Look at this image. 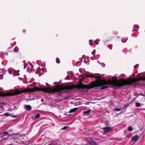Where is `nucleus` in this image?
<instances>
[{"label":"nucleus","instance_id":"nucleus-1","mask_svg":"<svg viewBox=\"0 0 145 145\" xmlns=\"http://www.w3.org/2000/svg\"><path fill=\"white\" fill-rule=\"evenodd\" d=\"M79 84L75 85L72 84L71 86H64L59 84L56 86L55 88L53 89L51 88H39L38 87L33 88L35 91H41L43 92L47 93L51 92H57V94L58 96H60L63 90L64 89L70 90L76 88L77 89H90L93 88L91 86V85H84L82 83V81L80 80L79 82Z\"/></svg>","mask_w":145,"mask_h":145},{"label":"nucleus","instance_id":"nucleus-2","mask_svg":"<svg viewBox=\"0 0 145 145\" xmlns=\"http://www.w3.org/2000/svg\"><path fill=\"white\" fill-rule=\"evenodd\" d=\"M97 75H96L95 78L97 79L96 82H93L91 83V86H93V88L107 84H112L119 88V80L113 81L109 79L106 81L105 79H101V76H98Z\"/></svg>","mask_w":145,"mask_h":145},{"label":"nucleus","instance_id":"nucleus-3","mask_svg":"<svg viewBox=\"0 0 145 145\" xmlns=\"http://www.w3.org/2000/svg\"><path fill=\"white\" fill-rule=\"evenodd\" d=\"M33 88L32 89L27 88L25 89L20 90L19 89H16L13 90V93L11 92H7L6 93H1L0 96H14L18 95L23 93L30 92L32 93L35 91Z\"/></svg>","mask_w":145,"mask_h":145},{"label":"nucleus","instance_id":"nucleus-4","mask_svg":"<svg viewBox=\"0 0 145 145\" xmlns=\"http://www.w3.org/2000/svg\"><path fill=\"white\" fill-rule=\"evenodd\" d=\"M141 80L140 78H138L136 79L132 78L130 80L124 79L122 78H120L119 80V88L122 87L127 84L136 86L138 85V84L136 83V82Z\"/></svg>","mask_w":145,"mask_h":145},{"label":"nucleus","instance_id":"nucleus-5","mask_svg":"<svg viewBox=\"0 0 145 145\" xmlns=\"http://www.w3.org/2000/svg\"><path fill=\"white\" fill-rule=\"evenodd\" d=\"M104 132L106 133H108L112 130V128L110 127L106 126L103 128Z\"/></svg>","mask_w":145,"mask_h":145},{"label":"nucleus","instance_id":"nucleus-6","mask_svg":"<svg viewBox=\"0 0 145 145\" xmlns=\"http://www.w3.org/2000/svg\"><path fill=\"white\" fill-rule=\"evenodd\" d=\"M138 136L137 135H135L133 137L131 138L132 141L134 142H137L138 140Z\"/></svg>","mask_w":145,"mask_h":145},{"label":"nucleus","instance_id":"nucleus-7","mask_svg":"<svg viewBox=\"0 0 145 145\" xmlns=\"http://www.w3.org/2000/svg\"><path fill=\"white\" fill-rule=\"evenodd\" d=\"M91 110L89 109L88 110L84 111L83 113V115L84 116L88 115L91 112Z\"/></svg>","mask_w":145,"mask_h":145},{"label":"nucleus","instance_id":"nucleus-8","mask_svg":"<svg viewBox=\"0 0 145 145\" xmlns=\"http://www.w3.org/2000/svg\"><path fill=\"white\" fill-rule=\"evenodd\" d=\"M24 108L25 109H26L28 111H30L31 109V106L29 105H24Z\"/></svg>","mask_w":145,"mask_h":145},{"label":"nucleus","instance_id":"nucleus-9","mask_svg":"<svg viewBox=\"0 0 145 145\" xmlns=\"http://www.w3.org/2000/svg\"><path fill=\"white\" fill-rule=\"evenodd\" d=\"M89 144L90 145H97L96 142L94 140H92L89 142Z\"/></svg>","mask_w":145,"mask_h":145},{"label":"nucleus","instance_id":"nucleus-10","mask_svg":"<svg viewBox=\"0 0 145 145\" xmlns=\"http://www.w3.org/2000/svg\"><path fill=\"white\" fill-rule=\"evenodd\" d=\"M8 134V132L7 131L0 132V134L3 135V136H5V135H7Z\"/></svg>","mask_w":145,"mask_h":145},{"label":"nucleus","instance_id":"nucleus-11","mask_svg":"<svg viewBox=\"0 0 145 145\" xmlns=\"http://www.w3.org/2000/svg\"><path fill=\"white\" fill-rule=\"evenodd\" d=\"M78 108H73L72 109H71V110H70L69 112V113L74 112H75L76 111L78 110Z\"/></svg>","mask_w":145,"mask_h":145},{"label":"nucleus","instance_id":"nucleus-12","mask_svg":"<svg viewBox=\"0 0 145 145\" xmlns=\"http://www.w3.org/2000/svg\"><path fill=\"white\" fill-rule=\"evenodd\" d=\"M108 88V86H104L102 87L101 88H100V89L101 90H103L105 89H106L107 88Z\"/></svg>","mask_w":145,"mask_h":145},{"label":"nucleus","instance_id":"nucleus-13","mask_svg":"<svg viewBox=\"0 0 145 145\" xmlns=\"http://www.w3.org/2000/svg\"><path fill=\"white\" fill-rule=\"evenodd\" d=\"M128 130L129 131H133V128L131 126H129L128 127Z\"/></svg>","mask_w":145,"mask_h":145},{"label":"nucleus","instance_id":"nucleus-14","mask_svg":"<svg viewBox=\"0 0 145 145\" xmlns=\"http://www.w3.org/2000/svg\"><path fill=\"white\" fill-rule=\"evenodd\" d=\"M40 117V114L38 113L35 116L34 118L35 119L38 118Z\"/></svg>","mask_w":145,"mask_h":145},{"label":"nucleus","instance_id":"nucleus-15","mask_svg":"<svg viewBox=\"0 0 145 145\" xmlns=\"http://www.w3.org/2000/svg\"><path fill=\"white\" fill-rule=\"evenodd\" d=\"M87 77H91L93 78H95V77H96V75H95V76H94L92 74H89V75L88 76H87Z\"/></svg>","mask_w":145,"mask_h":145},{"label":"nucleus","instance_id":"nucleus-16","mask_svg":"<svg viewBox=\"0 0 145 145\" xmlns=\"http://www.w3.org/2000/svg\"><path fill=\"white\" fill-rule=\"evenodd\" d=\"M56 62L57 63H60V60L59 59L58 57H57L56 58Z\"/></svg>","mask_w":145,"mask_h":145},{"label":"nucleus","instance_id":"nucleus-17","mask_svg":"<svg viewBox=\"0 0 145 145\" xmlns=\"http://www.w3.org/2000/svg\"><path fill=\"white\" fill-rule=\"evenodd\" d=\"M140 106V103H136L135 104V106L137 107H139Z\"/></svg>","mask_w":145,"mask_h":145},{"label":"nucleus","instance_id":"nucleus-18","mask_svg":"<svg viewBox=\"0 0 145 145\" xmlns=\"http://www.w3.org/2000/svg\"><path fill=\"white\" fill-rule=\"evenodd\" d=\"M116 111H119L121 110V109L117 108H115L114 109Z\"/></svg>","mask_w":145,"mask_h":145},{"label":"nucleus","instance_id":"nucleus-19","mask_svg":"<svg viewBox=\"0 0 145 145\" xmlns=\"http://www.w3.org/2000/svg\"><path fill=\"white\" fill-rule=\"evenodd\" d=\"M4 115L6 117L8 116H10V114L8 112L5 113L4 114Z\"/></svg>","mask_w":145,"mask_h":145},{"label":"nucleus","instance_id":"nucleus-20","mask_svg":"<svg viewBox=\"0 0 145 145\" xmlns=\"http://www.w3.org/2000/svg\"><path fill=\"white\" fill-rule=\"evenodd\" d=\"M69 127H68V126H65L62 129L65 130V129H67V128H68V129H69Z\"/></svg>","mask_w":145,"mask_h":145},{"label":"nucleus","instance_id":"nucleus-21","mask_svg":"<svg viewBox=\"0 0 145 145\" xmlns=\"http://www.w3.org/2000/svg\"><path fill=\"white\" fill-rule=\"evenodd\" d=\"M112 45L110 44L109 46H108V47L111 50L112 48Z\"/></svg>","mask_w":145,"mask_h":145},{"label":"nucleus","instance_id":"nucleus-22","mask_svg":"<svg viewBox=\"0 0 145 145\" xmlns=\"http://www.w3.org/2000/svg\"><path fill=\"white\" fill-rule=\"evenodd\" d=\"M18 50V48L16 46V47L14 49V52H17Z\"/></svg>","mask_w":145,"mask_h":145},{"label":"nucleus","instance_id":"nucleus-23","mask_svg":"<svg viewBox=\"0 0 145 145\" xmlns=\"http://www.w3.org/2000/svg\"><path fill=\"white\" fill-rule=\"evenodd\" d=\"M89 44L90 45H92L93 44V42L92 40H89Z\"/></svg>","mask_w":145,"mask_h":145},{"label":"nucleus","instance_id":"nucleus-24","mask_svg":"<svg viewBox=\"0 0 145 145\" xmlns=\"http://www.w3.org/2000/svg\"><path fill=\"white\" fill-rule=\"evenodd\" d=\"M17 115H13V116H12L11 117L12 118H16L17 117Z\"/></svg>","mask_w":145,"mask_h":145},{"label":"nucleus","instance_id":"nucleus-25","mask_svg":"<svg viewBox=\"0 0 145 145\" xmlns=\"http://www.w3.org/2000/svg\"><path fill=\"white\" fill-rule=\"evenodd\" d=\"M141 80H142V81L145 80V77H142V78H141Z\"/></svg>","mask_w":145,"mask_h":145},{"label":"nucleus","instance_id":"nucleus-26","mask_svg":"<svg viewBox=\"0 0 145 145\" xmlns=\"http://www.w3.org/2000/svg\"><path fill=\"white\" fill-rule=\"evenodd\" d=\"M68 98V97H65L63 99V100H67Z\"/></svg>","mask_w":145,"mask_h":145},{"label":"nucleus","instance_id":"nucleus-27","mask_svg":"<svg viewBox=\"0 0 145 145\" xmlns=\"http://www.w3.org/2000/svg\"><path fill=\"white\" fill-rule=\"evenodd\" d=\"M138 65V64H137V65H135L134 66V67L135 68H136L137 67Z\"/></svg>","mask_w":145,"mask_h":145},{"label":"nucleus","instance_id":"nucleus-28","mask_svg":"<svg viewBox=\"0 0 145 145\" xmlns=\"http://www.w3.org/2000/svg\"><path fill=\"white\" fill-rule=\"evenodd\" d=\"M97 40H95L94 42L96 44H98V43L97 42Z\"/></svg>","mask_w":145,"mask_h":145},{"label":"nucleus","instance_id":"nucleus-29","mask_svg":"<svg viewBox=\"0 0 145 145\" xmlns=\"http://www.w3.org/2000/svg\"><path fill=\"white\" fill-rule=\"evenodd\" d=\"M9 73L10 74H12V73L10 71H9Z\"/></svg>","mask_w":145,"mask_h":145},{"label":"nucleus","instance_id":"nucleus-30","mask_svg":"<svg viewBox=\"0 0 145 145\" xmlns=\"http://www.w3.org/2000/svg\"><path fill=\"white\" fill-rule=\"evenodd\" d=\"M91 54L93 55H94V54H95V52H94V51H93V52H91Z\"/></svg>","mask_w":145,"mask_h":145},{"label":"nucleus","instance_id":"nucleus-31","mask_svg":"<svg viewBox=\"0 0 145 145\" xmlns=\"http://www.w3.org/2000/svg\"><path fill=\"white\" fill-rule=\"evenodd\" d=\"M80 62L79 61H78L76 63V65L77 66H78V64Z\"/></svg>","mask_w":145,"mask_h":145},{"label":"nucleus","instance_id":"nucleus-32","mask_svg":"<svg viewBox=\"0 0 145 145\" xmlns=\"http://www.w3.org/2000/svg\"><path fill=\"white\" fill-rule=\"evenodd\" d=\"M25 68H26V66H25V65H24V69H25Z\"/></svg>","mask_w":145,"mask_h":145},{"label":"nucleus","instance_id":"nucleus-33","mask_svg":"<svg viewBox=\"0 0 145 145\" xmlns=\"http://www.w3.org/2000/svg\"><path fill=\"white\" fill-rule=\"evenodd\" d=\"M46 84H48V83H46Z\"/></svg>","mask_w":145,"mask_h":145},{"label":"nucleus","instance_id":"nucleus-34","mask_svg":"<svg viewBox=\"0 0 145 145\" xmlns=\"http://www.w3.org/2000/svg\"><path fill=\"white\" fill-rule=\"evenodd\" d=\"M63 91L64 92H65V91Z\"/></svg>","mask_w":145,"mask_h":145},{"label":"nucleus","instance_id":"nucleus-35","mask_svg":"<svg viewBox=\"0 0 145 145\" xmlns=\"http://www.w3.org/2000/svg\"><path fill=\"white\" fill-rule=\"evenodd\" d=\"M48 145H51L50 144H49Z\"/></svg>","mask_w":145,"mask_h":145}]
</instances>
